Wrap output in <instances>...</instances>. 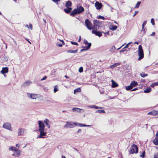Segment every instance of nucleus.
Returning a JSON list of instances; mask_svg holds the SVG:
<instances>
[{
    "mask_svg": "<svg viewBox=\"0 0 158 158\" xmlns=\"http://www.w3.org/2000/svg\"><path fill=\"white\" fill-rule=\"evenodd\" d=\"M84 11V8L81 6H77V8L74 9L70 13V15L74 16L77 14H79Z\"/></svg>",
    "mask_w": 158,
    "mask_h": 158,
    "instance_id": "f257e3e1",
    "label": "nucleus"
},
{
    "mask_svg": "<svg viewBox=\"0 0 158 158\" xmlns=\"http://www.w3.org/2000/svg\"><path fill=\"white\" fill-rule=\"evenodd\" d=\"M138 54L139 57L138 59V60H140L143 58L144 57V53L142 46L140 45L139 46L138 49Z\"/></svg>",
    "mask_w": 158,
    "mask_h": 158,
    "instance_id": "f03ea898",
    "label": "nucleus"
},
{
    "mask_svg": "<svg viewBox=\"0 0 158 158\" xmlns=\"http://www.w3.org/2000/svg\"><path fill=\"white\" fill-rule=\"evenodd\" d=\"M93 24L94 25L93 27V29H97V28H99L101 26L102 23L99 20H94L93 21Z\"/></svg>",
    "mask_w": 158,
    "mask_h": 158,
    "instance_id": "7ed1b4c3",
    "label": "nucleus"
},
{
    "mask_svg": "<svg viewBox=\"0 0 158 158\" xmlns=\"http://www.w3.org/2000/svg\"><path fill=\"white\" fill-rule=\"evenodd\" d=\"M138 152V149L137 145L133 144L131 146V148L130 150V152L131 154L137 153Z\"/></svg>",
    "mask_w": 158,
    "mask_h": 158,
    "instance_id": "20e7f679",
    "label": "nucleus"
},
{
    "mask_svg": "<svg viewBox=\"0 0 158 158\" xmlns=\"http://www.w3.org/2000/svg\"><path fill=\"white\" fill-rule=\"evenodd\" d=\"M85 23L88 29L91 30L93 29V27H91L92 23L88 19H86L85 21Z\"/></svg>",
    "mask_w": 158,
    "mask_h": 158,
    "instance_id": "39448f33",
    "label": "nucleus"
},
{
    "mask_svg": "<svg viewBox=\"0 0 158 158\" xmlns=\"http://www.w3.org/2000/svg\"><path fill=\"white\" fill-rule=\"evenodd\" d=\"M3 127L6 129L12 131L11 124L9 123H5L3 125Z\"/></svg>",
    "mask_w": 158,
    "mask_h": 158,
    "instance_id": "423d86ee",
    "label": "nucleus"
},
{
    "mask_svg": "<svg viewBox=\"0 0 158 158\" xmlns=\"http://www.w3.org/2000/svg\"><path fill=\"white\" fill-rule=\"evenodd\" d=\"M27 95L29 98L32 99H35L38 97V94H30L27 93Z\"/></svg>",
    "mask_w": 158,
    "mask_h": 158,
    "instance_id": "0eeeda50",
    "label": "nucleus"
},
{
    "mask_svg": "<svg viewBox=\"0 0 158 158\" xmlns=\"http://www.w3.org/2000/svg\"><path fill=\"white\" fill-rule=\"evenodd\" d=\"M67 124L65 125L64 126V128H73L75 126L74 123H72V122H66Z\"/></svg>",
    "mask_w": 158,
    "mask_h": 158,
    "instance_id": "6e6552de",
    "label": "nucleus"
},
{
    "mask_svg": "<svg viewBox=\"0 0 158 158\" xmlns=\"http://www.w3.org/2000/svg\"><path fill=\"white\" fill-rule=\"evenodd\" d=\"M39 129V130H44L45 125L43 121H38Z\"/></svg>",
    "mask_w": 158,
    "mask_h": 158,
    "instance_id": "1a4fd4ad",
    "label": "nucleus"
},
{
    "mask_svg": "<svg viewBox=\"0 0 158 158\" xmlns=\"http://www.w3.org/2000/svg\"><path fill=\"white\" fill-rule=\"evenodd\" d=\"M72 110L75 112H78L80 113H82L84 111L83 109L77 107L73 108Z\"/></svg>",
    "mask_w": 158,
    "mask_h": 158,
    "instance_id": "9d476101",
    "label": "nucleus"
},
{
    "mask_svg": "<svg viewBox=\"0 0 158 158\" xmlns=\"http://www.w3.org/2000/svg\"><path fill=\"white\" fill-rule=\"evenodd\" d=\"M93 30L92 32L93 34H95L96 35L98 36L99 37H101L102 35V32L101 31H98L97 29L96 30Z\"/></svg>",
    "mask_w": 158,
    "mask_h": 158,
    "instance_id": "9b49d317",
    "label": "nucleus"
},
{
    "mask_svg": "<svg viewBox=\"0 0 158 158\" xmlns=\"http://www.w3.org/2000/svg\"><path fill=\"white\" fill-rule=\"evenodd\" d=\"M40 132V134L38 137V138H44L43 136L46 135V132L44 131V130H38Z\"/></svg>",
    "mask_w": 158,
    "mask_h": 158,
    "instance_id": "f8f14e48",
    "label": "nucleus"
},
{
    "mask_svg": "<svg viewBox=\"0 0 158 158\" xmlns=\"http://www.w3.org/2000/svg\"><path fill=\"white\" fill-rule=\"evenodd\" d=\"M25 130L23 128H19L18 131V135H24L26 132Z\"/></svg>",
    "mask_w": 158,
    "mask_h": 158,
    "instance_id": "ddd939ff",
    "label": "nucleus"
},
{
    "mask_svg": "<svg viewBox=\"0 0 158 158\" xmlns=\"http://www.w3.org/2000/svg\"><path fill=\"white\" fill-rule=\"evenodd\" d=\"M95 6L97 10L101 9L102 6V4L98 2H95Z\"/></svg>",
    "mask_w": 158,
    "mask_h": 158,
    "instance_id": "4468645a",
    "label": "nucleus"
},
{
    "mask_svg": "<svg viewBox=\"0 0 158 158\" xmlns=\"http://www.w3.org/2000/svg\"><path fill=\"white\" fill-rule=\"evenodd\" d=\"M32 83V82L30 80H28L24 82L22 85V87H26L29 86Z\"/></svg>",
    "mask_w": 158,
    "mask_h": 158,
    "instance_id": "2eb2a0df",
    "label": "nucleus"
},
{
    "mask_svg": "<svg viewBox=\"0 0 158 158\" xmlns=\"http://www.w3.org/2000/svg\"><path fill=\"white\" fill-rule=\"evenodd\" d=\"M116 48L114 46H112L109 49V52L110 53L109 54V55H111L114 53L115 52Z\"/></svg>",
    "mask_w": 158,
    "mask_h": 158,
    "instance_id": "dca6fc26",
    "label": "nucleus"
},
{
    "mask_svg": "<svg viewBox=\"0 0 158 158\" xmlns=\"http://www.w3.org/2000/svg\"><path fill=\"white\" fill-rule=\"evenodd\" d=\"M8 72V68L6 67H3L1 71V73L4 74L5 73H7Z\"/></svg>",
    "mask_w": 158,
    "mask_h": 158,
    "instance_id": "f3484780",
    "label": "nucleus"
},
{
    "mask_svg": "<svg viewBox=\"0 0 158 158\" xmlns=\"http://www.w3.org/2000/svg\"><path fill=\"white\" fill-rule=\"evenodd\" d=\"M158 114V111L152 110L151 111L149 112L148 113V114L151 115H156Z\"/></svg>",
    "mask_w": 158,
    "mask_h": 158,
    "instance_id": "a211bd4d",
    "label": "nucleus"
},
{
    "mask_svg": "<svg viewBox=\"0 0 158 158\" xmlns=\"http://www.w3.org/2000/svg\"><path fill=\"white\" fill-rule=\"evenodd\" d=\"M112 87L113 88H115L118 86V84L113 80H111Z\"/></svg>",
    "mask_w": 158,
    "mask_h": 158,
    "instance_id": "6ab92c4d",
    "label": "nucleus"
},
{
    "mask_svg": "<svg viewBox=\"0 0 158 158\" xmlns=\"http://www.w3.org/2000/svg\"><path fill=\"white\" fill-rule=\"evenodd\" d=\"M72 5V3L71 1H68L66 2L65 6L67 7H69L71 6Z\"/></svg>",
    "mask_w": 158,
    "mask_h": 158,
    "instance_id": "aec40b11",
    "label": "nucleus"
},
{
    "mask_svg": "<svg viewBox=\"0 0 158 158\" xmlns=\"http://www.w3.org/2000/svg\"><path fill=\"white\" fill-rule=\"evenodd\" d=\"M72 9V8L71 7H68L66 9H64V10L66 13L69 14L70 12Z\"/></svg>",
    "mask_w": 158,
    "mask_h": 158,
    "instance_id": "412c9836",
    "label": "nucleus"
},
{
    "mask_svg": "<svg viewBox=\"0 0 158 158\" xmlns=\"http://www.w3.org/2000/svg\"><path fill=\"white\" fill-rule=\"evenodd\" d=\"M15 151V152L13 154V156H19L20 154V151L17 149H16V151Z\"/></svg>",
    "mask_w": 158,
    "mask_h": 158,
    "instance_id": "4be33fe9",
    "label": "nucleus"
},
{
    "mask_svg": "<svg viewBox=\"0 0 158 158\" xmlns=\"http://www.w3.org/2000/svg\"><path fill=\"white\" fill-rule=\"evenodd\" d=\"M44 123L46 124V125L47 126L48 128L50 127V126L49 125V120L46 118L44 121Z\"/></svg>",
    "mask_w": 158,
    "mask_h": 158,
    "instance_id": "5701e85b",
    "label": "nucleus"
},
{
    "mask_svg": "<svg viewBox=\"0 0 158 158\" xmlns=\"http://www.w3.org/2000/svg\"><path fill=\"white\" fill-rule=\"evenodd\" d=\"M130 84L131 85L132 87L133 88V87H135L137 85H138V83L135 81H133L131 82Z\"/></svg>",
    "mask_w": 158,
    "mask_h": 158,
    "instance_id": "b1692460",
    "label": "nucleus"
},
{
    "mask_svg": "<svg viewBox=\"0 0 158 158\" xmlns=\"http://www.w3.org/2000/svg\"><path fill=\"white\" fill-rule=\"evenodd\" d=\"M91 46V43H89V44L87 46L82 47V48H84V49H85V51H86L89 49Z\"/></svg>",
    "mask_w": 158,
    "mask_h": 158,
    "instance_id": "393cba45",
    "label": "nucleus"
},
{
    "mask_svg": "<svg viewBox=\"0 0 158 158\" xmlns=\"http://www.w3.org/2000/svg\"><path fill=\"white\" fill-rule=\"evenodd\" d=\"M153 143L156 145H158V136H156L155 139L153 140Z\"/></svg>",
    "mask_w": 158,
    "mask_h": 158,
    "instance_id": "a878e982",
    "label": "nucleus"
},
{
    "mask_svg": "<svg viewBox=\"0 0 158 158\" xmlns=\"http://www.w3.org/2000/svg\"><path fill=\"white\" fill-rule=\"evenodd\" d=\"M117 28V26L114 25H111L110 27V29L112 31L116 30Z\"/></svg>",
    "mask_w": 158,
    "mask_h": 158,
    "instance_id": "bb28decb",
    "label": "nucleus"
},
{
    "mask_svg": "<svg viewBox=\"0 0 158 158\" xmlns=\"http://www.w3.org/2000/svg\"><path fill=\"white\" fill-rule=\"evenodd\" d=\"M78 51V49H77L74 50H68L67 51V53H76Z\"/></svg>",
    "mask_w": 158,
    "mask_h": 158,
    "instance_id": "cd10ccee",
    "label": "nucleus"
},
{
    "mask_svg": "<svg viewBox=\"0 0 158 158\" xmlns=\"http://www.w3.org/2000/svg\"><path fill=\"white\" fill-rule=\"evenodd\" d=\"M120 65V64L119 63H114L112 65H111L110 66V68L111 69H113L115 67H116L117 66H118Z\"/></svg>",
    "mask_w": 158,
    "mask_h": 158,
    "instance_id": "c85d7f7f",
    "label": "nucleus"
},
{
    "mask_svg": "<svg viewBox=\"0 0 158 158\" xmlns=\"http://www.w3.org/2000/svg\"><path fill=\"white\" fill-rule=\"evenodd\" d=\"M152 91V89L150 87H149L146 89L144 91V92L145 93H149Z\"/></svg>",
    "mask_w": 158,
    "mask_h": 158,
    "instance_id": "c756f323",
    "label": "nucleus"
},
{
    "mask_svg": "<svg viewBox=\"0 0 158 158\" xmlns=\"http://www.w3.org/2000/svg\"><path fill=\"white\" fill-rule=\"evenodd\" d=\"M89 107H90V108H94L96 109H101L102 108L101 107L98 106L94 105L90 106H89Z\"/></svg>",
    "mask_w": 158,
    "mask_h": 158,
    "instance_id": "7c9ffc66",
    "label": "nucleus"
},
{
    "mask_svg": "<svg viewBox=\"0 0 158 158\" xmlns=\"http://www.w3.org/2000/svg\"><path fill=\"white\" fill-rule=\"evenodd\" d=\"M74 124H75V126H77L80 127H84V124L76 122H74Z\"/></svg>",
    "mask_w": 158,
    "mask_h": 158,
    "instance_id": "2f4dec72",
    "label": "nucleus"
},
{
    "mask_svg": "<svg viewBox=\"0 0 158 158\" xmlns=\"http://www.w3.org/2000/svg\"><path fill=\"white\" fill-rule=\"evenodd\" d=\"M133 88L130 84V85L125 86V89L127 90H129Z\"/></svg>",
    "mask_w": 158,
    "mask_h": 158,
    "instance_id": "473e14b6",
    "label": "nucleus"
},
{
    "mask_svg": "<svg viewBox=\"0 0 158 158\" xmlns=\"http://www.w3.org/2000/svg\"><path fill=\"white\" fill-rule=\"evenodd\" d=\"M105 112V111L103 110H98L95 111V113H104Z\"/></svg>",
    "mask_w": 158,
    "mask_h": 158,
    "instance_id": "72a5a7b5",
    "label": "nucleus"
},
{
    "mask_svg": "<svg viewBox=\"0 0 158 158\" xmlns=\"http://www.w3.org/2000/svg\"><path fill=\"white\" fill-rule=\"evenodd\" d=\"M141 3V2L140 1L137 2L136 3L135 6V8H138L139 7V6Z\"/></svg>",
    "mask_w": 158,
    "mask_h": 158,
    "instance_id": "f704fd0d",
    "label": "nucleus"
},
{
    "mask_svg": "<svg viewBox=\"0 0 158 158\" xmlns=\"http://www.w3.org/2000/svg\"><path fill=\"white\" fill-rule=\"evenodd\" d=\"M140 75L142 77H145L147 76H148V74L141 73L140 74Z\"/></svg>",
    "mask_w": 158,
    "mask_h": 158,
    "instance_id": "c9c22d12",
    "label": "nucleus"
},
{
    "mask_svg": "<svg viewBox=\"0 0 158 158\" xmlns=\"http://www.w3.org/2000/svg\"><path fill=\"white\" fill-rule=\"evenodd\" d=\"M141 32L142 33V35H143L145 33V30L144 27H142V29L141 30Z\"/></svg>",
    "mask_w": 158,
    "mask_h": 158,
    "instance_id": "e433bc0d",
    "label": "nucleus"
},
{
    "mask_svg": "<svg viewBox=\"0 0 158 158\" xmlns=\"http://www.w3.org/2000/svg\"><path fill=\"white\" fill-rule=\"evenodd\" d=\"M145 151H143L141 155H140V156L142 157L143 158H144L145 157Z\"/></svg>",
    "mask_w": 158,
    "mask_h": 158,
    "instance_id": "4c0bfd02",
    "label": "nucleus"
},
{
    "mask_svg": "<svg viewBox=\"0 0 158 158\" xmlns=\"http://www.w3.org/2000/svg\"><path fill=\"white\" fill-rule=\"evenodd\" d=\"M16 148L14 147H10L9 148V150H12V151H16Z\"/></svg>",
    "mask_w": 158,
    "mask_h": 158,
    "instance_id": "58836bf2",
    "label": "nucleus"
},
{
    "mask_svg": "<svg viewBox=\"0 0 158 158\" xmlns=\"http://www.w3.org/2000/svg\"><path fill=\"white\" fill-rule=\"evenodd\" d=\"M81 91V89L80 88H77L74 90V93H75L76 92H79Z\"/></svg>",
    "mask_w": 158,
    "mask_h": 158,
    "instance_id": "ea45409f",
    "label": "nucleus"
},
{
    "mask_svg": "<svg viewBox=\"0 0 158 158\" xmlns=\"http://www.w3.org/2000/svg\"><path fill=\"white\" fill-rule=\"evenodd\" d=\"M97 18H98V19H102L103 20H105V18L104 17L101 16V15H99V16H98V17Z\"/></svg>",
    "mask_w": 158,
    "mask_h": 158,
    "instance_id": "a19ab883",
    "label": "nucleus"
},
{
    "mask_svg": "<svg viewBox=\"0 0 158 158\" xmlns=\"http://www.w3.org/2000/svg\"><path fill=\"white\" fill-rule=\"evenodd\" d=\"M84 43L85 44L88 45L89 44V43L85 39L84 40Z\"/></svg>",
    "mask_w": 158,
    "mask_h": 158,
    "instance_id": "79ce46f5",
    "label": "nucleus"
},
{
    "mask_svg": "<svg viewBox=\"0 0 158 158\" xmlns=\"http://www.w3.org/2000/svg\"><path fill=\"white\" fill-rule=\"evenodd\" d=\"M83 71V68L82 67H81L79 69V72L80 73H82Z\"/></svg>",
    "mask_w": 158,
    "mask_h": 158,
    "instance_id": "37998d69",
    "label": "nucleus"
},
{
    "mask_svg": "<svg viewBox=\"0 0 158 158\" xmlns=\"http://www.w3.org/2000/svg\"><path fill=\"white\" fill-rule=\"evenodd\" d=\"M71 43L73 45H78V43H77V42H73V41H71Z\"/></svg>",
    "mask_w": 158,
    "mask_h": 158,
    "instance_id": "c03bdc74",
    "label": "nucleus"
},
{
    "mask_svg": "<svg viewBox=\"0 0 158 158\" xmlns=\"http://www.w3.org/2000/svg\"><path fill=\"white\" fill-rule=\"evenodd\" d=\"M151 23L153 25L155 24L154 19L153 18H152L151 19Z\"/></svg>",
    "mask_w": 158,
    "mask_h": 158,
    "instance_id": "a18cd8bd",
    "label": "nucleus"
},
{
    "mask_svg": "<svg viewBox=\"0 0 158 158\" xmlns=\"http://www.w3.org/2000/svg\"><path fill=\"white\" fill-rule=\"evenodd\" d=\"M147 21H145L143 22V23L142 24V28L143 27H144V26L145 25L147 24Z\"/></svg>",
    "mask_w": 158,
    "mask_h": 158,
    "instance_id": "49530a36",
    "label": "nucleus"
},
{
    "mask_svg": "<svg viewBox=\"0 0 158 158\" xmlns=\"http://www.w3.org/2000/svg\"><path fill=\"white\" fill-rule=\"evenodd\" d=\"M154 158H158V153L155 154Z\"/></svg>",
    "mask_w": 158,
    "mask_h": 158,
    "instance_id": "de8ad7c7",
    "label": "nucleus"
},
{
    "mask_svg": "<svg viewBox=\"0 0 158 158\" xmlns=\"http://www.w3.org/2000/svg\"><path fill=\"white\" fill-rule=\"evenodd\" d=\"M46 101L47 102H53V100L52 99H47V100H46Z\"/></svg>",
    "mask_w": 158,
    "mask_h": 158,
    "instance_id": "09e8293b",
    "label": "nucleus"
},
{
    "mask_svg": "<svg viewBox=\"0 0 158 158\" xmlns=\"http://www.w3.org/2000/svg\"><path fill=\"white\" fill-rule=\"evenodd\" d=\"M4 60L6 61H7L8 60V57H7L6 56H4Z\"/></svg>",
    "mask_w": 158,
    "mask_h": 158,
    "instance_id": "8fccbe9b",
    "label": "nucleus"
},
{
    "mask_svg": "<svg viewBox=\"0 0 158 158\" xmlns=\"http://www.w3.org/2000/svg\"><path fill=\"white\" fill-rule=\"evenodd\" d=\"M29 29H30L31 30L32 29V24H29Z\"/></svg>",
    "mask_w": 158,
    "mask_h": 158,
    "instance_id": "3c124183",
    "label": "nucleus"
},
{
    "mask_svg": "<svg viewBox=\"0 0 158 158\" xmlns=\"http://www.w3.org/2000/svg\"><path fill=\"white\" fill-rule=\"evenodd\" d=\"M58 91V89L56 88V86H55L54 89V93Z\"/></svg>",
    "mask_w": 158,
    "mask_h": 158,
    "instance_id": "603ef678",
    "label": "nucleus"
},
{
    "mask_svg": "<svg viewBox=\"0 0 158 158\" xmlns=\"http://www.w3.org/2000/svg\"><path fill=\"white\" fill-rule=\"evenodd\" d=\"M132 43V42H130L129 43H128V44H127L126 46L125 47L123 48V49H125V48H127V47H128V46L130 44H131Z\"/></svg>",
    "mask_w": 158,
    "mask_h": 158,
    "instance_id": "864d4df0",
    "label": "nucleus"
},
{
    "mask_svg": "<svg viewBox=\"0 0 158 158\" xmlns=\"http://www.w3.org/2000/svg\"><path fill=\"white\" fill-rule=\"evenodd\" d=\"M138 13V11H135V12L134 14L133 15V17H135Z\"/></svg>",
    "mask_w": 158,
    "mask_h": 158,
    "instance_id": "5fc2aeb1",
    "label": "nucleus"
},
{
    "mask_svg": "<svg viewBox=\"0 0 158 158\" xmlns=\"http://www.w3.org/2000/svg\"><path fill=\"white\" fill-rule=\"evenodd\" d=\"M47 78V77L46 76H44V77H43L42 79H41V81H42L44 80H45Z\"/></svg>",
    "mask_w": 158,
    "mask_h": 158,
    "instance_id": "6e6d98bb",
    "label": "nucleus"
},
{
    "mask_svg": "<svg viewBox=\"0 0 158 158\" xmlns=\"http://www.w3.org/2000/svg\"><path fill=\"white\" fill-rule=\"evenodd\" d=\"M91 126H92L91 125H85V124H84V127H91Z\"/></svg>",
    "mask_w": 158,
    "mask_h": 158,
    "instance_id": "4d7b16f0",
    "label": "nucleus"
},
{
    "mask_svg": "<svg viewBox=\"0 0 158 158\" xmlns=\"http://www.w3.org/2000/svg\"><path fill=\"white\" fill-rule=\"evenodd\" d=\"M155 86L154 83H152L151 85V86L152 87H154Z\"/></svg>",
    "mask_w": 158,
    "mask_h": 158,
    "instance_id": "13d9d810",
    "label": "nucleus"
},
{
    "mask_svg": "<svg viewBox=\"0 0 158 158\" xmlns=\"http://www.w3.org/2000/svg\"><path fill=\"white\" fill-rule=\"evenodd\" d=\"M81 131V129H79L77 132V133H79Z\"/></svg>",
    "mask_w": 158,
    "mask_h": 158,
    "instance_id": "bf43d9fd",
    "label": "nucleus"
},
{
    "mask_svg": "<svg viewBox=\"0 0 158 158\" xmlns=\"http://www.w3.org/2000/svg\"><path fill=\"white\" fill-rule=\"evenodd\" d=\"M155 32H153L150 35L151 36H154L155 35Z\"/></svg>",
    "mask_w": 158,
    "mask_h": 158,
    "instance_id": "052dcab7",
    "label": "nucleus"
},
{
    "mask_svg": "<svg viewBox=\"0 0 158 158\" xmlns=\"http://www.w3.org/2000/svg\"><path fill=\"white\" fill-rule=\"evenodd\" d=\"M53 2H58L59 1H60V0H52Z\"/></svg>",
    "mask_w": 158,
    "mask_h": 158,
    "instance_id": "680f3d73",
    "label": "nucleus"
},
{
    "mask_svg": "<svg viewBox=\"0 0 158 158\" xmlns=\"http://www.w3.org/2000/svg\"><path fill=\"white\" fill-rule=\"evenodd\" d=\"M103 33L106 35H109V31H107L106 32H103Z\"/></svg>",
    "mask_w": 158,
    "mask_h": 158,
    "instance_id": "e2e57ef3",
    "label": "nucleus"
},
{
    "mask_svg": "<svg viewBox=\"0 0 158 158\" xmlns=\"http://www.w3.org/2000/svg\"><path fill=\"white\" fill-rule=\"evenodd\" d=\"M137 89H138V88H134L133 89H132L131 90V91H135L136 90H137Z\"/></svg>",
    "mask_w": 158,
    "mask_h": 158,
    "instance_id": "0e129e2a",
    "label": "nucleus"
},
{
    "mask_svg": "<svg viewBox=\"0 0 158 158\" xmlns=\"http://www.w3.org/2000/svg\"><path fill=\"white\" fill-rule=\"evenodd\" d=\"M123 49H123H122V50H120V53H121V52H124V51H126V50H125V49Z\"/></svg>",
    "mask_w": 158,
    "mask_h": 158,
    "instance_id": "69168bd1",
    "label": "nucleus"
},
{
    "mask_svg": "<svg viewBox=\"0 0 158 158\" xmlns=\"http://www.w3.org/2000/svg\"><path fill=\"white\" fill-rule=\"evenodd\" d=\"M141 81L142 82L144 83L145 81L144 79H142L141 80Z\"/></svg>",
    "mask_w": 158,
    "mask_h": 158,
    "instance_id": "338daca9",
    "label": "nucleus"
},
{
    "mask_svg": "<svg viewBox=\"0 0 158 158\" xmlns=\"http://www.w3.org/2000/svg\"><path fill=\"white\" fill-rule=\"evenodd\" d=\"M155 86L158 85V82L154 83Z\"/></svg>",
    "mask_w": 158,
    "mask_h": 158,
    "instance_id": "774afa93",
    "label": "nucleus"
}]
</instances>
